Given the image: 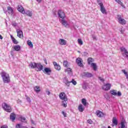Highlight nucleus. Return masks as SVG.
Here are the masks:
<instances>
[{
    "label": "nucleus",
    "mask_w": 128,
    "mask_h": 128,
    "mask_svg": "<svg viewBox=\"0 0 128 128\" xmlns=\"http://www.w3.org/2000/svg\"><path fill=\"white\" fill-rule=\"evenodd\" d=\"M60 22L65 28H68L69 26L68 23V21L66 20L64 18H63L60 20Z\"/></svg>",
    "instance_id": "nucleus-13"
},
{
    "label": "nucleus",
    "mask_w": 128,
    "mask_h": 128,
    "mask_svg": "<svg viewBox=\"0 0 128 128\" xmlns=\"http://www.w3.org/2000/svg\"><path fill=\"white\" fill-rule=\"evenodd\" d=\"M82 102L84 106H86V104H88V103L86 102V100L85 98H82Z\"/></svg>",
    "instance_id": "nucleus-32"
},
{
    "label": "nucleus",
    "mask_w": 128,
    "mask_h": 128,
    "mask_svg": "<svg viewBox=\"0 0 128 128\" xmlns=\"http://www.w3.org/2000/svg\"><path fill=\"white\" fill-rule=\"evenodd\" d=\"M110 93L112 96H122V92L116 90H112L110 91Z\"/></svg>",
    "instance_id": "nucleus-6"
},
{
    "label": "nucleus",
    "mask_w": 128,
    "mask_h": 128,
    "mask_svg": "<svg viewBox=\"0 0 128 128\" xmlns=\"http://www.w3.org/2000/svg\"><path fill=\"white\" fill-rule=\"evenodd\" d=\"M8 14H14V10L10 6H8Z\"/></svg>",
    "instance_id": "nucleus-26"
},
{
    "label": "nucleus",
    "mask_w": 128,
    "mask_h": 128,
    "mask_svg": "<svg viewBox=\"0 0 128 128\" xmlns=\"http://www.w3.org/2000/svg\"><path fill=\"white\" fill-rule=\"evenodd\" d=\"M78 44H80V46H82V44H84V42H82V39H78Z\"/></svg>",
    "instance_id": "nucleus-41"
},
{
    "label": "nucleus",
    "mask_w": 128,
    "mask_h": 128,
    "mask_svg": "<svg viewBox=\"0 0 128 128\" xmlns=\"http://www.w3.org/2000/svg\"><path fill=\"white\" fill-rule=\"evenodd\" d=\"M58 42L61 46H66V40H64V39L60 38Z\"/></svg>",
    "instance_id": "nucleus-15"
},
{
    "label": "nucleus",
    "mask_w": 128,
    "mask_h": 128,
    "mask_svg": "<svg viewBox=\"0 0 128 128\" xmlns=\"http://www.w3.org/2000/svg\"><path fill=\"white\" fill-rule=\"evenodd\" d=\"M43 72H46V74H48V75L50 74H52V70L50 68H45L44 70H42Z\"/></svg>",
    "instance_id": "nucleus-14"
},
{
    "label": "nucleus",
    "mask_w": 128,
    "mask_h": 128,
    "mask_svg": "<svg viewBox=\"0 0 128 128\" xmlns=\"http://www.w3.org/2000/svg\"><path fill=\"white\" fill-rule=\"evenodd\" d=\"M122 73L124 74L126 76V78L127 80H128V72L126 71V70H122Z\"/></svg>",
    "instance_id": "nucleus-31"
},
{
    "label": "nucleus",
    "mask_w": 128,
    "mask_h": 128,
    "mask_svg": "<svg viewBox=\"0 0 128 128\" xmlns=\"http://www.w3.org/2000/svg\"><path fill=\"white\" fill-rule=\"evenodd\" d=\"M25 14H26L28 16H32V13L30 10H27L26 12H25Z\"/></svg>",
    "instance_id": "nucleus-35"
},
{
    "label": "nucleus",
    "mask_w": 128,
    "mask_h": 128,
    "mask_svg": "<svg viewBox=\"0 0 128 128\" xmlns=\"http://www.w3.org/2000/svg\"><path fill=\"white\" fill-rule=\"evenodd\" d=\"M104 98L108 100V94H106V95L104 96Z\"/></svg>",
    "instance_id": "nucleus-53"
},
{
    "label": "nucleus",
    "mask_w": 128,
    "mask_h": 128,
    "mask_svg": "<svg viewBox=\"0 0 128 128\" xmlns=\"http://www.w3.org/2000/svg\"><path fill=\"white\" fill-rule=\"evenodd\" d=\"M36 64L37 63L31 62L29 64V66L30 68H34L36 70Z\"/></svg>",
    "instance_id": "nucleus-19"
},
{
    "label": "nucleus",
    "mask_w": 128,
    "mask_h": 128,
    "mask_svg": "<svg viewBox=\"0 0 128 128\" xmlns=\"http://www.w3.org/2000/svg\"><path fill=\"white\" fill-rule=\"evenodd\" d=\"M14 44H18V40H16V38H13V39L12 40Z\"/></svg>",
    "instance_id": "nucleus-44"
},
{
    "label": "nucleus",
    "mask_w": 128,
    "mask_h": 128,
    "mask_svg": "<svg viewBox=\"0 0 128 128\" xmlns=\"http://www.w3.org/2000/svg\"><path fill=\"white\" fill-rule=\"evenodd\" d=\"M87 122H88V124H92V120H87Z\"/></svg>",
    "instance_id": "nucleus-47"
},
{
    "label": "nucleus",
    "mask_w": 128,
    "mask_h": 128,
    "mask_svg": "<svg viewBox=\"0 0 128 128\" xmlns=\"http://www.w3.org/2000/svg\"><path fill=\"white\" fill-rule=\"evenodd\" d=\"M118 22H119V24H126V20H124V19L122 18L118 20Z\"/></svg>",
    "instance_id": "nucleus-28"
},
{
    "label": "nucleus",
    "mask_w": 128,
    "mask_h": 128,
    "mask_svg": "<svg viewBox=\"0 0 128 128\" xmlns=\"http://www.w3.org/2000/svg\"><path fill=\"white\" fill-rule=\"evenodd\" d=\"M65 72H67L69 76L72 75V68H67L65 69Z\"/></svg>",
    "instance_id": "nucleus-18"
},
{
    "label": "nucleus",
    "mask_w": 128,
    "mask_h": 128,
    "mask_svg": "<svg viewBox=\"0 0 128 128\" xmlns=\"http://www.w3.org/2000/svg\"><path fill=\"white\" fill-rule=\"evenodd\" d=\"M120 50L121 52H124V53L122 54L123 56H124V58H126L128 60V50H126V49L124 47L120 48Z\"/></svg>",
    "instance_id": "nucleus-4"
},
{
    "label": "nucleus",
    "mask_w": 128,
    "mask_h": 128,
    "mask_svg": "<svg viewBox=\"0 0 128 128\" xmlns=\"http://www.w3.org/2000/svg\"><path fill=\"white\" fill-rule=\"evenodd\" d=\"M91 66L93 68L94 70H96L97 68L96 64V63H92Z\"/></svg>",
    "instance_id": "nucleus-29"
},
{
    "label": "nucleus",
    "mask_w": 128,
    "mask_h": 128,
    "mask_svg": "<svg viewBox=\"0 0 128 128\" xmlns=\"http://www.w3.org/2000/svg\"><path fill=\"white\" fill-rule=\"evenodd\" d=\"M59 98L60 100H64V102H68V97L64 92H60L59 95Z\"/></svg>",
    "instance_id": "nucleus-5"
},
{
    "label": "nucleus",
    "mask_w": 128,
    "mask_h": 128,
    "mask_svg": "<svg viewBox=\"0 0 128 128\" xmlns=\"http://www.w3.org/2000/svg\"><path fill=\"white\" fill-rule=\"evenodd\" d=\"M97 2L98 6H100V11L102 14H106V10L104 8V4H102V2L100 0H98Z\"/></svg>",
    "instance_id": "nucleus-2"
},
{
    "label": "nucleus",
    "mask_w": 128,
    "mask_h": 128,
    "mask_svg": "<svg viewBox=\"0 0 128 128\" xmlns=\"http://www.w3.org/2000/svg\"><path fill=\"white\" fill-rule=\"evenodd\" d=\"M31 122L32 124H34V122L33 120H31Z\"/></svg>",
    "instance_id": "nucleus-56"
},
{
    "label": "nucleus",
    "mask_w": 128,
    "mask_h": 128,
    "mask_svg": "<svg viewBox=\"0 0 128 128\" xmlns=\"http://www.w3.org/2000/svg\"><path fill=\"white\" fill-rule=\"evenodd\" d=\"M16 128H22V126L20 125V124H17L16 126Z\"/></svg>",
    "instance_id": "nucleus-46"
},
{
    "label": "nucleus",
    "mask_w": 128,
    "mask_h": 128,
    "mask_svg": "<svg viewBox=\"0 0 128 128\" xmlns=\"http://www.w3.org/2000/svg\"><path fill=\"white\" fill-rule=\"evenodd\" d=\"M14 50H16V52H20V45L14 46Z\"/></svg>",
    "instance_id": "nucleus-25"
},
{
    "label": "nucleus",
    "mask_w": 128,
    "mask_h": 128,
    "mask_svg": "<svg viewBox=\"0 0 128 128\" xmlns=\"http://www.w3.org/2000/svg\"><path fill=\"white\" fill-rule=\"evenodd\" d=\"M66 102V101H63L62 102V106L64 108H66V106H68V103Z\"/></svg>",
    "instance_id": "nucleus-40"
},
{
    "label": "nucleus",
    "mask_w": 128,
    "mask_h": 128,
    "mask_svg": "<svg viewBox=\"0 0 128 128\" xmlns=\"http://www.w3.org/2000/svg\"><path fill=\"white\" fill-rule=\"evenodd\" d=\"M88 84L86 82H84L82 84V89L84 90H86V88H88Z\"/></svg>",
    "instance_id": "nucleus-22"
},
{
    "label": "nucleus",
    "mask_w": 128,
    "mask_h": 128,
    "mask_svg": "<svg viewBox=\"0 0 128 128\" xmlns=\"http://www.w3.org/2000/svg\"><path fill=\"white\" fill-rule=\"evenodd\" d=\"M64 82L67 86H70V84L71 83L70 81L68 82V80L66 79V78H64Z\"/></svg>",
    "instance_id": "nucleus-27"
},
{
    "label": "nucleus",
    "mask_w": 128,
    "mask_h": 128,
    "mask_svg": "<svg viewBox=\"0 0 128 128\" xmlns=\"http://www.w3.org/2000/svg\"><path fill=\"white\" fill-rule=\"evenodd\" d=\"M108 128H112V127H110V126H108Z\"/></svg>",
    "instance_id": "nucleus-64"
},
{
    "label": "nucleus",
    "mask_w": 128,
    "mask_h": 128,
    "mask_svg": "<svg viewBox=\"0 0 128 128\" xmlns=\"http://www.w3.org/2000/svg\"><path fill=\"white\" fill-rule=\"evenodd\" d=\"M46 94L48 96H50V91H47Z\"/></svg>",
    "instance_id": "nucleus-55"
},
{
    "label": "nucleus",
    "mask_w": 128,
    "mask_h": 128,
    "mask_svg": "<svg viewBox=\"0 0 128 128\" xmlns=\"http://www.w3.org/2000/svg\"><path fill=\"white\" fill-rule=\"evenodd\" d=\"M1 76L4 84H8L10 82V75L6 72H2Z\"/></svg>",
    "instance_id": "nucleus-1"
},
{
    "label": "nucleus",
    "mask_w": 128,
    "mask_h": 128,
    "mask_svg": "<svg viewBox=\"0 0 128 128\" xmlns=\"http://www.w3.org/2000/svg\"><path fill=\"white\" fill-rule=\"evenodd\" d=\"M121 127L120 128H126V122L122 121L120 123Z\"/></svg>",
    "instance_id": "nucleus-36"
},
{
    "label": "nucleus",
    "mask_w": 128,
    "mask_h": 128,
    "mask_svg": "<svg viewBox=\"0 0 128 128\" xmlns=\"http://www.w3.org/2000/svg\"><path fill=\"white\" fill-rule=\"evenodd\" d=\"M17 10H18V12H20L21 14H26V11L24 10V7H22V5H18V6Z\"/></svg>",
    "instance_id": "nucleus-11"
},
{
    "label": "nucleus",
    "mask_w": 128,
    "mask_h": 128,
    "mask_svg": "<svg viewBox=\"0 0 128 128\" xmlns=\"http://www.w3.org/2000/svg\"><path fill=\"white\" fill-rule=\"evenodd\" d=\"M82 78H92L94 76L92 73L88 72H84L82 73Z\"/></svg>",
    "instance_id": "nucleus-8"
},
{
    "label": "nucleus",
    "mask_w": 128,
    "mask_h": 128,
    "mask_svg": "<svg viewBox=\"0 0 128 128\" xmlns=\"http://www.w3.org/2000/svg\"><path fill=\"white\" fill-rule=\"evenodd\" d=\"M120 32H121V34H124V31H122V30H120Z\"/></svg>",
    "instance_id": "nucleus-60"
},
{
    "label": "nucleus",
    "mask_w": 128,
    "mask_h": 128,
    "mask_svg": "<svg viewBox=\"0 0 128 128\" xmlns=\"http://www.w3.org/2000/svg\"><path fill=\"white\" fill-rule=\"evenodd\" d=\"M92 62H94V59H92V58H88V64H90V63Z\"/></svg>",
    "instance_id": "nucleus-37"
},
{
    "label": "nucleus",
    "mask_w": 128,
    "mask_h": 128,
    "mask_svg": "<svg viewBox=\"0 0 128 128\" xmlns=\"http://www.w3.org/2000/svg\"><path fill=\"white\" fill-rule=\"evenodd\" d=\"M111 86L112 84H106L102 86V88L104 90H110Z\"/></svg>",
    "instance_id": "nucleus-10"
},
{
    "label": "nucleus",
    "mask_w": 128,
    "mask_h": 128,
    "mask_svg": "<svg viewBox=\"0 0 128 128\" xmlns=\"http://www.w3.org/2000/svg\"><path fill=\"white\" fill-rule=\"evenodd\" d=\"M53 64L56 70H60V64H58L56 62H53Z\"/></svg>",
    "instance_id": "nucleus-16"
},
{
    "label": "nucleus",
    "mask_w": 128,
    "mask_h": 128,
    "mask_svg": "<svg viewBox=\"0 0 128 128\" xmlns=\"http://www.w3.org/2000/svg\"><path fill=\"white\" fill-rule=\"evenodd\" d=\"M2 35L0 34V40H2Z\"/></svg>",
    "instance_id": "nucleus-58"
},
{
    "label": "nucleus",
    "mask_w": 128,
    "mask_h": 128,
    "mask_svg": "<svg viewBox=\"0 0 128 128\" xmlns=\"http://www.w3.org/2000/svg\"><path fill=\"white\" fill-rule=\"evenodd\" d=\"M96 112V116L99 118H102V116H104V114L102 113V112H101L100 111L98 110Z\"/></svg>",
    "instance_id": "nucleus-23"
},
{
    "label": "nucleus",
    "mask_w": 128,
    "mask_h": 128,
    "mask_svg": "<svg viewBox=\"0 0 128 128\" xmlns=\"http://www.w3.org/2000/svg\"><path fill=\"white\" fill-rule=\"evenodd\" d=\"M58 14L60 18H66V14H64V12H62L61 10H59L58 12Z\"/></svg>",
    "instance_id": "nucleus-9"
},
{
    "label": "nucleus",
    "mask_w": 128,
    "mask_h": 128,
    "mask_svg": "<svg viewBox=\"0 0 128 128\" xmlns=\"http://www.w3.org/2000/svg\"><path fill=\"white\" fill-rule=\"evenodd\" d=\"M34 90L36 92H40V86H36V87L34 88Z\"/></svg>",
    "instance_id": "nucleus-34"
},
{
    "label": "nucleus",
    "mask_w": 128,
    "mask_h": 128,
    "mask_svg": "<svg viewBox=\"0 0 128 128\" xmlns=\"http://www.w3.org/2000/svg\"><path fill=\"white\" fill-rule=\"evenodd\" d=\"M2 108L4 110H6L7 112H12V107L6 104V103H3L2 104Z\"/></svg>",
    "instance_id": "nucleus-3"
},
{
    "label": "nucleus",
    "mask_w": 128,
    "mask_h": 128,
    "mask_svg": "<svg viewBox=\"0 0 128 128\" xmlns=\"http://www.w3.org/2000/svg\"><path fill=\"white\" fill-rule=\"evenodd\" d=\"M76 62L79 66H82L83 64L82 63V58H78L76 59Z\"/></svg>",
    "instance_id": "nucleus-17"
},
{
    "label": "nucleus",
    "mask_w": 128,
    "mask_h": 128,
    "mask_svg": "<svg viewBox=\"0 0 128 128\" xmlns=\"http://www.w3.org/2000/svg\"><path fill=\"white\" fill-rule=\"evenodd\" d=\"M27 44L30 48H34V44H32V41H30V40H28L27 42Z\"/></svg>",
    "instance_id": "nucleus-33"
},
{
    "label": "nucleus",
    "mask_w": 128,
    "mask_h": 128,
    "mask_svg": "<svg viewBox=\"0 0 128 128\" xmlns=\"http://www.w3.org/2000/svg\"><path fill=\"white\" fill-rule=\"evenodd\" d=\"M92 38L93 40H96V36L92 35Z\"/></svg>",
    "instance_id": "nucleus-51"
},
{
    "label": "nucleus",
    "mask_w": 128,
    "mask_h": 128,
    "mask_svg": "<svg viewBox=\"0 0 128 128\" xmlns=\"http://www.w3.org/2000/svg\"><path fill=\"white\" fill-rule=\"evenodd\" d=\"M10 38L12 40H14V36H12V35L10 36Z\"/></svg>",
    "instance_id": "nucleus-59"
},
{
    "label": "nucleus",
    "mask_w": 128,
    "mask_h": 128,
    "mask_svg": "<svg viewBox=\"0 0 128 128\" xmlns=\"http://www.w3.org/2000/svg\"><path fill=\"white\" fill-rule=\"evenodd\" d=\"M12 26H14V28H16V26H18V24L16 23V22H12Z\"/></svg>",
    "instance_id": "nucleus-45"
},
{
    "label": "nucleus",
    "mask_w": 128,
    "mask_h": 128,
    "mask_svg": "<svg viewBox=\"0 0 128 128\" xmlns=\"http://www.w3.org/2000/svg\"><path fill=\"white\" fill-rule=\"evenodd\" d=\"M84 54V56H88V54L87 52H84V54Z\"/></svg>",
    "instance_id": "nucleus-52"
},
{
    "label": "nucleus",
    "mask_w": 128,
    "mask_h": 128,
    "mask_svg": "<svg viewBox=\"0 0 128 128\" xmlns=\"http://www.w3.org/2000/svg\"><path fill=\"white\" fill-rule=\"evenodd\" d=\"M118 4L122 6V8H125L124 4L120 1V0H114Z\"/></svg>",
    "instance_id": "nucleus-30"
},
{
    "label": "nucleus",
    "mask_w": 128,
    "mask_h": 128,
    "mask_svg": "<svg viewBox=\"0 0 128 128\" xmlns=\"http://www.w3.org/2000/svg\"><path fill=\"white\" fill-rule=\"evenodd\" d=\"M117 16H118V20H120L122 19V16L118 15Z\"/></svg>",
    "instance_id": "nucleus-50"
},
{
    "label": "nucleus",
    "mask_w": 128,
    "mask_h": 128,
    "mask_svg": "<svg viewBox=\"0 0 128 128\" xmlns=\"http://www.w3.org/2000/svg\"><path fill=\"white\" fill-rule=\"evenodd\" d=\"M20 118L21 120V122H26V118L24 116H21Z\"/></svg>",
    "instance_id": "nucleus-38"
},
{
    "label": "nucleus",
    "mask_w": 128,
    "mask_h": 128,
    "mask_svg": "<svg viewBox=\"0 0 128 128\" xmlns=\"http://www.w3.org/2000/svg\"><path fill=\"white\" fill-rule=\"evenodd\" d=\"M62 114L64 116V118H66V113L62 111Z\"/></svg>",
    "instance_id": "nucleus-49"
},
{
    "label": "nucleus",
    "mask_w": 128,
    "mask_h": 128,
    "mask_svg": "<svg viewBox=\"0 0 128 128\" xmlns=\"http://www.w3.org/2000/svg\"><path fill=\"white\" fill-rule=\"evenodd\" d=\"M26 98V100H27V102H28L30 104V102H32V100H30V97H28L27 95L25 96Z\"/></svg>",
    "instance_id": "nucleus-42"
},
{
    "label": "nucleus",
    "mask_w": 128,
    "mask_h": 128,
    "mask_svg": "<svg viewBox=\"0 0 128 128\" xmlns=\"http://www.w3.org/2000/svg\"><path fill=\"white\" fill-rule=\"evenodd\" d=\"M70 82L71 83H72V84H74V86L76 85V81L74 80V79H72V80Z\"/></svg>",
    "instance_id": "nucleus-43"
},
{
    "label": "nucleus",
    "mask_w": 128,
    "mask_h": 128,
    "mask_svg": "<svg viewBox=\"0 0 128 128\" xmlns=\"http://www.w3.org/2000/svg\"><path fill=\"white\" fill-rule=\"evenodd\" d=\"M98 80H101V82H104V80L100 76L98 77Z\"/></svg>",
    "instance_id": "nucleus-48"
},
{
    "label": "nucleus",
    "mask_w": 128,
    "mask_h": 128,
    "mask_svg": "<svg viewBox=\"0 0 128 128\" xmlns=\"http://www.w3.org/2000/svg\"><path fill=\"white\" fill-rule=\"evenodd\" d=\"M44 62H45V63H46V64H48V62H46V60H44Z\"/></svg>",
    "instance_id": "nucleus-61"
},
{
    "label": "nucleus",
    "mask_w": 128,
    "mask_h": 128,
    "mask_svg": "<svg viewBox=\"0 0 128 128\" xmlns=\"http://www.w3.org/2000/svg\"><path fill=\"white\" fill-rule=\"evenodd\" d=\"M0 128H8V126H2Z\"/></svg>",
    "instance_id": "nucleus-54"
},
{
    "label": "nucleus",
    "mask_w": 128,
    "mask_h": 128,
    "mask_svg": "<svg viewBox=\"0 0 128 128\" xmlns=\"http://www.w3.org/2000/svg\"><path fill=\"white\" fill-rule=\"evenodd\" d=\"M63 64H64V66H65V68H68V61H66V60L64 61Z\"/></svg>",
    "instance_id": "nucleus-39"
},
{
    "label": "nucleus",
    "mask_w": 128,
    "mask_h": 128,
    "mask_svg": "<svg viewBox=\"0 0 128 128\" xmlns=\"http://www.w3.org/2000/svg\"><path fill=\"white\" fill-rule=\"evenodd\" d=\"M17 32V36L20 38H24V34L22 33V31L20 29H16Z\"/></svg>",
    "instance_id": "nucleus-12"
},
{
    "label": "nucleus",
    "mask_w": 128,
    "mask_h": 128,
    "mask_svg": "<svg viewBox=\"0 0 128 128\" xmlns=\"http://www.w3.org/2000/svg\"><path fill=\"white\" fill-rule=\"evenodd\" d=\"M36 2H42V0H36Z\"/></svg>",
    "instance_id": "nucleus-57"
},
{
    "label": "nucleus",
    "mask_w": 128,
    "mask_h": 128,
    "mask_svg": "<svg viewBox=\"0 0 128 128\" xmlns=\"http://www.w3.org/2000/svg\"><path fill=\"white\" fill-rule=\"evenodd\" d=\"M4 14H6L7 12L6 11H4Z\"/></svg>",
    "instance_id": "nucleus-63"
},
{
    "label": "nucleus",
    "mask_w": 128,
    "mask_h": 128,
    "mask_svg": "<svg viewBox=\"0 0 128 128\" xmlns=\"http://www.w3.org/2000/svg\"><path fill=\"white\" fill-rule=\"evenodd\" d=\"M112 126H114V124H112Z\"/></svg>",
    "instance_id": "nucleus-62"
},
{
    "label": "nucleus",
    "mask_w": 128,
    "mask_h": 128,
    "mask_svg": "<svg viewBox=\"0 0 128 128\" xmlns=\"http://www.w3.org/2000/svg\"><path fill=\"white\" fill-rule=\"evenodd\" d=\"M112 124H114V126H118V119H116V117H113Z\"/></svg>",
    "instance_id": "nucleus-24"
},
{
    "label": "nucleus",
    "mask_w": 128,
    "mask_h": 128,
    "mask_svg": "<svg viewBox=\"0 0 128 128\" xmlns=\"http://www.w3.org/2000/svg\"><path fill=\"white\" fill-rule=\"evenodd\" d=\"M35 70L36 72H40L44 70V66L40 63H36Z\"/></svg>",
    "instance_id": "nucleus-7"
},
{
    "label": "nucleus",
    "mask_w": 128,
    "mask_h": 128,
    "mask_svg": "<svg viewBox=\"0 0 128 128\" xmlns=\"http://www.w3.org/2000/svg\"><path fill=\"white\" fill-rule=\"evenodd\" d=\"M16 114L14 113H12L10 115V120H12V122H14L16 120Z\"/></svg>",
    "instance_id": "nucleus-21"
},
{
    "label": "nucleus",
    "mask_w": 128,
    "mask_h": 128,
    "mask_svg": "<svg viewBox=\"0 0 128 128\" xmlns=\"http://www.w3.org/2000/svg\"><path fill=\"white\" fill-rule=\"evenodd\" d=\"M78 110L80 112H82L84 110V108L82 106V104H80V105L78 106Z\"/></svg>",
    "instance_id": "nucleus-20"
}]
</instances>
